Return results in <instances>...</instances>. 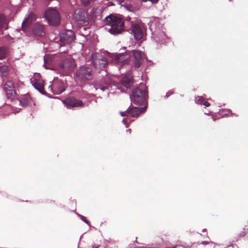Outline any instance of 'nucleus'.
I'll use <instances>...</instances> for the list:
<instances>
[{
  "instance_id": "1",
  "label": "nucleus",
  "mask_w": 248,
  "mask_h": 248,
  "mask_svg": "<svg viewBox=\"0 0 248 248\" xmlns=\"http://www.w3.org/2000/svg\"><path fill=\"white\" fill-rule=\"evenodd\" d=\"M106 22L110 26L109 31L112 34L121 33L124 30V22L113 15L105 18Z\"/></svg>"
},
{
  "instance_id": "2",
  "label": "nucleus",
  "mask_w": 248,
  "mask_h": 248,
  "mask_svg": "<svg viewBox=\"0 0 248 248\" xmlns=\"http://www.w3.org/2000/svg\"><path fill=\"white\" fill-rule=\"evenodd\" d=\"M146 90L143 85L133 90L130 96L132 102L137 105H141L146 100Z\"/></svg>"
},
{
  "instance_id": "3",
  "label": "nucleus",
  "mask_w": 248,
  "mask_h": 248,
  "mask_svg": "<svg viewBox=\"0 0 248 248\" xmlns=\"http://www.w3.org/2000/svg\"><path fill=\"white\" fill-rule=\"evenodd\" d=\"M45 17L51 25L57 26L60 22V14L55 9H48L45 13Z\"/></svg>"
},
{
  "instance_id": "4",
  "label": "nucleus",
  "mask_w": 248,
  "mask_h": 248,
  "mask_svg": "<svg viewBox=\"0 0 248 248\" xmlns=\"http://www.w3.org/2000/svg\"><path fill=\"white\" fill-rule=\"evenodd\" d=\"M62 102L69 109L75 108H84L85 105V103L83 102L82 100L75 97H67Z\"/></svg>"
},
{
  "instance_id": "5",
  "label": "nucleus",
  "mask_w": 248,
  "mask_h": 248,
  "mask_svg": "<svg viewBox=\"0 0 248 248\" xmlns=\"http://www.w3.org/2000/svg\"><path fill=\"white\" fill-rule=\"evenodd\" d=\"M92 76V70L88 67H80L76 72V77L81 81L90 79Z\"/></svg>"
},
{
  "instance_id": "6",
  "label": "nucleus",
  "mask_w": 248,
  "mask_h": 248,
  "mask_svg": "<svg viewBox=\"0 0 248 248\" xmlns=\"http://www.w3.org/2000/svg\"><path fill=\"white\" fill-rule=\"evenodd\" d=\"M92 60L94 67L100 69L105 68L108 63L106 58L99 54H93Z\"/></svg>"
},
{
  "instance_id": "7",
  "label": "nucleus",
  "mask_w": 248,
  "mask_h": 248,
  "mask_svg": "<svg viewBox=\"0 0 248 248\" xmlns=\"http://www.w3.org/2000/svg\"><path fill=\"white\" fill-rule=\"evenodd\" d=\"M75 67V62L70 56H67L65 59L59 64L60 69L66 73L74 69Z\"/></svg>"
},
{
  "instance_id": "8",
  "label": "nucleus",
  "mask_w": 248,
  "mask_h": 248,
  "mask_svg": "<svg viewBox=\"0 0 248 248\" xmlns=\"http://www.w3.org/2000/svg\"><path fill=\"white\" fill-rule=\"evenodd\" d=\"M44 80L42 79L40 74H36L31 79L32 85L40 93L44 92Z\"/></svg>"
},
{
  "instance_id": "9",
  "label": "nucleus",
  "mask_w": 248,
  "mask_h": 248,
  "mask_svg": "<svg viewBox=\"0 0 248 248\" xmlns=\"http://www.w3.org/2000/svg\"><path fill=\"white\" fill-rule=\"evenodd\" d=\"M73 17L77 22L81 23L87 22V14L86 12L82 9H78L75 11Z\"/></svg>"
},
{
  "instance_id": "10",
  "label": "nucleus",
  "mask_w": 248,
  "mask_h": 248,
  "mask_svg": "<svg viewBox=\"0 0 248 248\" xmlns=\"http://www.w3.org/2000/svg\"><path fill=\"white\" fill-rule=\"evenodd\" d=\"M75 38L74 32L71 30H68L62 34L60 41L64 44H69L75 39Z\"/></svg>"
},
{
  "instance_id": "11",
  "label": "nucleus",
  "mask_w": 248,
  "mask_h": 248,
  "mask_svg": "<svg viewBox=\"0 0 248 248\" xmlns=\"http://www.w3.org/2000/svg\"><path fill=\"white\" fill-rule=\"evenodd\" d=\"M133 54L134 57V66L135 68H139L143 62V54L140 50H134Z\"/></svg>"
},
{
  "instance_id": "12",
  "label": "nucleus",
  "mask_w": 248,
  "mask_h": 248,
  "mask_svg": "<svg viewBox=\"0 0 248 248\" xmlns=\"http://www.w3.org/2000/svg\"><path fill=\"white\" fill-rule=\"evenodd\" d=\"M3 89L7 98H11L15 94V87L11 81H7L4 84Z\"/></svg>"
},
{
  "instance_id": "13",
  "label": "nucleus",
  "mask_w": 248,
  "mask_h": 248,
  "mask_svg": "<svg viewBox=\"0 0 248 248\" xmlns=\"http://www.w3.org/2000/svg\"><path fill=\"white\" fill-rule=\"evenodd\" d=\"M128 115L134 118H137L146 109V107L143 108L129 107L128 108Z\"/></svg>"
},
{
  "instance_id": "14",
  "label": "nucleus",
  "mask_w": 248,
  "mask_h": 248,
  "mask_svg": "<svg viewBox=\"0 0 248 248\" xmlns=\"http://www.w3.org/2000/svg\"><path fill=\"white\" fill-rule=\"evenodd\" d=\"M131 31L136 40H140L143 38V32L142 30L139 25L137 24L132 25Z\"/></svg>"
},
{
  "instance_id": "15",
  "label": "nucleus",
  "mask_w": 248,
  "mask_h": 248,
  "mask_svg": "<svg viewBox=\"0 0 248 248\" xmlns=\"http://www.w3.org/2000/svg\"><path fill=\"white\" fill-rule=\"evenodd\" d=\"M33 32L35 35L43 36L45 34L44 26L38 23L35 24L33 29Z\"/></svg>"
},
{
  "instance_id": "16",
  "label": "nucleus",
  "mask_w": 248,
  "mask_h": 248,
  "mask_svg": "<svg viewBox=\"0 0 248 248\" xmlns=\"http://www.w3.org/2000/svg\"><path fill=\"white\" fill-rule=\"evenodd\" d=\"M36 19V16L33 13H31L29 14L28 17L22 23V28H24L26 26H29Z\"/></svg>"
},
{
  "instance_id": "17",
  "label": "nucleus",
  "mask_w": 248,
  "mask_h": 248,
  "mask_svg": "<svg viewBox=\"0 0 248 248\" xmlns=\"http://www.w3.org/2000/svg\"><path fill=\"white\" fill-rule=\"evenodd\" d=\"M103 10V9L101 7L93 8L91 13L92 17L95 19H101Z\"/></svg>"
},
{
  "instance_id": "18",
  "label": "nucleus",
  "mask_w": 248,
  "mask_h": 248,
  "mask_svg": "<svg viewBox=\"0 0 248 248\" xmlns=\"http://www.w3.org/2000/svg\"><path fill=\"white\" fill-rule=\"evenodd\" d=\"M122 84L126 88H130L133 84V78L130 76H125L122 79Z\"/></svg>"
},
{
  "instance_id": "19",
  "label": "nucleus",
  "mask_w": 248,
  "mask_h": 248,
  "mask_svg": "<svg viewBox=\"0 0 248 248\" xmlns=\"http://www.w3.org/2000/svg\"><path fill=\"white\" fill-rule=\"evenodd\" d=\"M18 101L22 107H27L30 103V96L27 94L22 95L19 98Z\"/></svg>"
},
{
  "instance_id": "20",
  "label": "nucleus",
  "mask_w": 248,
  "mask_h": 248,
  "mask_svg": "<svg viewBox=\"0 0 248 248\" xmlns=\"http://www.w3.org/2000/svg\"><path fill=\"white\" fill-rule=\"evenodd\" d=\"M8 21L6 16L3 14H0V30L7 29Z\"/></svg>"
},
{
  "instance_id": "21",
  "label": "nucleus",
  "mask_w": 248,
  "mask_h": 248,
  "mask_svg": "<svg viewBox=\"0 0 248 248\" xmlns=\"http://www.w3.org/2000/svg\"><path fill=\"white\" fill-rule=\"evenodd\" d=\"M9 68L7 65H0V75L2 78L7 77L9 74Z\"/></svg>"
},
{
  "instance_id": "22",
  "label": "nucleus",
  "mask_w": 248,
  "mask_h": 248,
  "mask_svg": "<svg viewBox=\"0 0 248 248\" xmlns=\"http://www.w3.org/2000/svg\"><path fill=\"white\" fill-rule=\"evenodd\" d=\"M126 57V55L122 54L117 56L116 57V60H117L118 62H121V64H124L127 62V60L125 58Z\"/></svg>"
},
{
  "instance_id": "23",
  "label": "nucleus",
  "mask_w": 248,
  "mask_h": 248,
  "mask_svg": "<svg viewBox=\"0 0 248 248\" xmlns=\"http://www.w3.org/2000/svg\"><path fill=\"white\" fill-rule=\"evenodd\" d=\"M8 53V49L5 46H0V60L5 59Z\"/></svg>"
},
{
  "instance_id": "24",
  "label": "nucleus",
  "mask_w": 248,
  "mask_h": 248,
  "mask_svg": "<svg viewBox=\"0 0 248 248\" xmlns=\"http://www.w3.org/2000/svg\"><path fill=\"white\" fill-rule=\"evenodd\" d=\"M97 0H80L82 4L84 6H88Z\"/></svg>"
},
{
  "instance_id": "25",
  "label": "nucleus",
  "mask_w": 248,
  "mask_h": 248,
  "mask_svg": "<svg viewBox=\"0 0 248 248\" xmlns=\"http://www.w3.org/2000/svg\"><path fill=\"white\" fill-rule=\"evenodd\" d=\"M79 217L80 218L87 224L89 225L90 224V221L86 219V217L81 215H79Z\"/></svg>"
},
{
  "instance_id": "26",
  "label": "nucleus",
  "mask_w": 248,
  "mask_h": 248,
  "mask_svg": "<svg viewBox=\"0 0 248 248\" xmlns=\"http://www.w3.org/2000/svg\"><path fill=\"white\" fill-rule=\"evenodd\" d=\"M197 103L200 104H203V103L204 102V98L202 97H199L197 100Z\"/></svg>"
},
{
  "instance_id": "27",
  "label": "nucleus",
  "mask_w": 248,
  "mask_h": 248,
  "mask_svg": "<svg viewBox=\"0 0 248 248\" xmlns=\"http://www.w3.org/2000/svg\"><path fill=\"white\" fill-rule=\"evenodd\" d=\"M120 114H121V115L122 116H123V117L129 116L128 115V109H127L125 111L120 112Z\"/></svg>"
},
{
  "instance_id": "28",
  "label": "nucleus",
  "mask_w": 248,
  "mask_h": 248,
  "mask_svg": "<svg viewBox=\"0 0 248 248\" xmlns=\"http://www.w3.org/2000/svg\"><path fill=\"white\" fill-rule=\"evenodd\" d=\"M143 2H147V1H151L152 3H156L159 0H141Z\"/></svg>"
},
{
  "instance_id": "29",
  "label": "nucleus",
  "mask_w": 248,
  "mask_h": 248,
  "mask_svg": "<svg viewBox=\"0 0 248 248\" xmlns=\"http://www.w3.org/2000/svg\"><path fill=\"white\" fill-rule=\"evenodd\" d=\"M203 105H204L206 107H209L210 106V104L207 101H204L203 103Z\"/></svg>"
},
{
  "instance_id": "30",
  "label": "nucleus",
  "mask_w": 248,
  "mask_h": 248,
  "mask_svg": "<svg viewBox=\"0 0 248 248\" xmlns=\"http://www.w3.org/2000/svg\"><path fill=\"white\" fill-rule=\"evenodd\" d=\"M101 89L103 91H104L105 89H108L109 85H108V84H107L105 87H102Z\"/></svg>"
},
{
  "instance_id": "31",
  "label": "nucleus",
  "mask_w": 248,
  "mask_h": 248,
  "mask_svg": "<svg viewBox=\"0 0 248 248\" xmlns=\"http://www.w3.org/2000/svg\"><path fill=\"white\" fill-rule=\"evenodd\" d=\"M4 108H10V106H9V105H6L5 106H3Z\"/></svg>"
},
{
  "instance_id": "32",
  "label": "nucleus",
  "mask_w": 248,
  "mask_h": 248,
  "mask_svg": "<svg viewBox=\"0 0 248 248\" xmlns=\"http://www.w3.org/2000/svg\"><path fill=\"white\" fill-rule=\"evenodd\" d=\"M171 93H170V92H168L166 93V96L168 97Z\"/></svg>"
},
{
  "instance_id": "33",
  "label": "nucleus",
  "mask_w": 248,
  "mask_h": 248,
  "mask_svg": "<svg viewBox=\"0 0 248 248\" xmlns=\"http://www.w3.org/2000/svg\"><path fill=\"white\" fill-rule=\"evenodd\" d=\"M245 235H246V233H244V234H241V235H242V236H245Z\"/></svg>"
},
{
  "instance_id": "34",
  "label": "nucleus",
  "mask_w": 248,
  "mask_h": 248,
  "mask_svg": "<svg viewBox=\"0 0 248 248\" xmlns=\"http://www.w3.org/2000/svg\"><path fill=\"white\" fill-rule=\"evenodd\" d=\"M246 231L248 232V228L246 229Z\"/></svg>"
},
{
  "instance_id": "35",
  "label": "nucleus",
  "mask_w": 248,
  "mask_h": 248,
  "mask_svg": "<svg viewBox=\"0 0 248 248\" xmlns=\"http://www.w3.org/2000/svg\"><path fill=\"white\" fill-rule=\"evenodd\" d=\"M229 1H232V0H229Z\"/></svg>"
},
{
  "instance_id": "36",
  "label": "nucleus",
  "mask_w": 248,
  "mask_h": 248,
  "mask_svg": "<svg viewBox=\"0 0 248 248\" xmlns=\"http://www.w3.org/2000/svg\"><path fill=\"white\" fill-rule=\"evenodd\" d=\"M93 248H98L97 247H93Z\"/></svg>"
}]
</instances>
